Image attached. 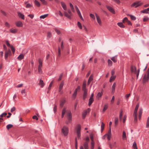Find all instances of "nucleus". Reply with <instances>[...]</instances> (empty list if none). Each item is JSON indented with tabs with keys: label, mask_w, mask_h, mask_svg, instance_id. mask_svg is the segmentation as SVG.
Wrapping results in <instances>:
<instances>
[{
	"label": "nucleus",
	"mask_w": 149,
	"mask_h": 149,
	"mask_svg": "<svg viewBox=\"0 0 149 149\" xmlns=\"http://www.w3.org/2000/svg\"><path fill=\"white\" fill-rule=\"evenodd\" d=\"M86 82H84L82 86V90L83 92V98L84 100L86 97L88 92V90L86 88Z\"/></svg>",
	"instance_id": "nucleus-1"
},
{
	"label": "nucleus",
	"mask_w": 149,
	"mask_h": 149,
	"mask_svg": "<svg viewBox=\"0 0 149 149\" xmlns=\"http://www.w3.org/2000/svg\"><path fill=\"white\" fill-rule=\"evenodd\" d=\"M67 117L68 119V121L66 122V124H68L69 123H70L72 121V113L70 111H68L66 112Z\"/></svg>",
	"instance_id": "nucleus-2"
},
{
	"label": "nucleus",
	"mask_w": 149,
	"mask_h": 149,
	"mask_svg": "<svg viewBox=\"0 0 149 149\" xmlns=\"http://www.w3.org/2000/svg\"><path fill=\"white\" fill-rule=\"evenodd\" d=\"M76 130L77 138L78 139H79L80 138V131L81 130V126L80 125H77L76 127Z\"/></svg>",
	"instance_id": "nucleus-3"
},
{
	"label": "nucleus",
	"mask_w": 149,
	"mask_h": 149,
	"mask_svg": "<svg viewBox=\"0 0 149 149\" xmlns=\"http://www.w3.org/2000/svg\"><path fill=\"white\" fill-rule=\"evenodd\" d=\"M131 71L132 72H134L135 74H136L137 78L138 77L140 72V69H139L137 72L136 71V68L135 66H131Z\"/></svg>",
	"instance_id": "nucleus-4"
},
{
	"label": "nucleus",
	"mask_w": 149,
	"mask_h": 149,
	"mask_svg": "<svg viewBox=\"0 0 149 149\" xmlns=\"http://www.w3.org/2000/svg\"><path fill=\"white\" fill-rule=\"evenodd\" d=\"M67 11L68 12L65 11L63 12L64 15L67 18L71 19V16L72 15V12L70 9H68Z\"/></svg>",
	"instance_id": "nucleus-5"
},
{
	"label": "nucleus",
	"mask_w": 149,
	"mask_h": 149,
	"mask_svg": "<svg viewBox=\"0 0 149 149\" xmlns=\"http://www.w3.org/2000/svg\"><path fill=\"white\" fill-rule=\"evenodd\" d=\"M62 132L65 136L67 135L68 133V129L67 127L64 126L62 129Z\"/></svg>",
	"instance_id": "nucleus-6"
},
{
	"label": "nucleus",
	"mask_w": 149,
	"mask_h": 149,
	"mask_svg": "<svg viewBox=\"0 0 149 149\" xmlns=\"http://www.w3.org/2000/svg\"><path fill=\"white\" fill-rule=\"evenodd\" d=\"M143 4V3L141 2L140 1H136L133 3L131 5L132 7H134L135 8H137L142 5Z\"/></svg>",
	"instance_id": "nucleus-7"
},
{
	"label": "nucleus",
	"mask_w": 149,
	"mask_h": 149,
	"mask_svg": "<svg viewBox=\"0 0 149 149\" xmlns=\"http://www.w3.org/2000/svg\"><path fill=\"white\" fill-rule=\"evenodd\" d=\"M95 15L97 23L99 25L101 26L102 25V22L99 16L96 13H95Z\"/></svg>",
	"instance_id": "nucleus-8"
},
{
	"label": "nucleus",
	"mask_w": 149,
	"mask_h": 149,
	"mask_svg": "<svg viewBox=\"0 0 149 149\" xmlns=\"http://www.w3.org/2000/svg\"><path fill=\"white\" fill-rule=\"evenodd\" d=\"M149 78V72L148 71L147 74H145L143 79V80L144 83L147 81Z\"/></svg>",
	"instance_id": "nucleus-9"
},
{
	"label": "nucleus",
	"mask_w": 149,
	"mask_h": 149,
	"mask_svg": "<svg viewBox=\"0 0 149 149\" xmlns=\"http://www.w3.org/2000/svg\"><path fill=\"white\" fill-rule=\"evenodd\" d=\"M11 52L10 49H9L8 51H6L5 55V58L7 60L8 56L11 55Z\"/></svg>",
	"instance_id": "nucleus-10"
},
{
	"label": "nucleus",
	"mask_w": 149,
	"mask_h": 149,
	"mask_svg": "<svg viewBox=\"0 0 149 149\" xmlns=\"http://www.w3.org/2000/svg\"><path fill=\"white\" fill-rule=\"evenodd\" d=\"M137 110H136L134 109V113L133 114V116L134 117V122L135 123L137 122Z\"/></svg>",
	"instance_id": "nucleus-11"
},
{
	"label": "nucleus",
	"mask_w": 149,
	"mask_h": 149,
	"mask_svg": "<svg viewBox=\"0 0 149 149\" xmlns=\"http://www.w3.org/2000/svg\"><path fill=\"white\" fill-rule=\"evenodd\" d=\"M90 111V109H88L86 111H85L82 114V117L83 119L86 116L87 113H89Z\"/></svg>",
	"instance_id": "nucleus-12"
},
{
	"label": "nucleus",
	"mask_w": 149,
	"mask_h": 149,
	"mask_svg": "<svg viewBox=\"0 0 149 149\" xmlns=\"http://www.w3.org/2000/svg\"><path fill=\"white\" fill-rule=\"evenodd\" d=\"M106 135L107 136V138L109 140H110V138L111 137V128L109 129V130L107 134H106Z\"/></svg>",
	"instance_id": "nucleus-13"
},
{
	"label": "nucleus",
	"mask_w": 149,
	"mask_h": 149,
	"mask_svg": "<svg viewBox=\"0 0 149 149\" xmlns=\"http://www.w3.org/2000/svg\"><path fill=\"white\" fill-rule=\"evenodd\" d=\"M84 146L85 149H88V146L87 142H85L84 144ZM80 149H84L83 147L81 146L80 147Z\"/></svg>",
	"instance_id": "nucleus-14"
},
{
	"label": "nucleus",
	"mask_w": 149,
	"mask_h": 149,
	"mask_svg": "<svg viewBox=\"0 0 149 149\" xmlns=\"http://www.w3.org/2000/svg\"><path fill=\"white\" fill-rule=\"evenodd\" d=\"M107 9L111 13H113L114 14L115 13V11L111 7L109 6H107Z\"/></svg>",
	"instance_id": "nucleus-15"
},
{
	"label": "nucleus",
	"mask_w": 149,
	"mask_h": 149,
	"mask_svg": "<svg viewBox=\"0 0 149 149\" xmlns=\"http://www.w3.org/2000/svg\"><path fill=\"white\" fill-rule=\"evenodd\" d=\"M64 85V82H61L59 85L58 91L59 92L61 93V90L62 89Z\"/></svg>",
	"instance_id": "nucleus-16"
},
{
	"label": "nucleus",
	"mask_w": 149,
	"mask_h": 149,
	"mask_svg": "<svg viewBox=\"0 0 149 149\" xmlns=\"http://www.w3.org/2000/svg\"><path fill=\"white\" fill-rule=\"evenodd\" d=\"M15 24L17 27H22L23 26V24L22 22L19 21L16 22Z\"/></svg>",
	"instance_id": "nucleus-17"
},
{
	"label": "nucleus",
	"mask_w": 149,
	"mask_h": 149,
	"mask_svg": "<svg viewBox=\"0 0 149 149\" xmlns=\"http://www.w3.org/2000/svg\"><path fill=\"white\" fill-rule=\"evenodd\" d=\"M61 5L63 9L66 10H67L66 6L65 3L63 2H61Z\"/></svg>",
	"instance_id": "nucleus-18"
},
{
	"label": "nucleus",
	"mask_w": 149,
	"mask_h": 149,
	"mask_svg": "<svg viewBox=\"0 0 149 149\" xmlns=\"http://www.w3.org/2000/svg\"><path fill=\"white\" fill-rule=\"evenodd\" d=\"M39 85L40 86L41 88H43L45 85V84L42 80L40 79Z\"/></svg>",
	"instance_id": "nucleus-19"
},
{
	"label": "nucleus",
	"mask_w": 149,
	"mask_h": 149,
	"mask_svg": "<svg viewBox=\"0 0 149 149\" xmlns=\"http://www.w3.org/2000/svg\"><path fill=\"white\" fill-rule=\"evenodd\" d=\"M93 74H91L90 77L88 81V84L89 85L91 82L93 80Z\"/></svg>",
	"instance_id": "nucleus-20"
},
{
	"label": "nucleus",
	"mask_w": 149,
	"mask_h": 149,
	"mask_svg": "<svg viewBox=\"0 0 149 149\" xmlns=\"http://www.w3.org/2000/svg\"><path fill=\"white\" fill-rule=\"evenodd\" d=\"M18 15L20 18H21L22 19H24V15L22 14L21 13L19 12H18Z\"/></svg>",
	"instance_id": "nucleus-21"
},
{
	"label": "nucleus",
	"mask_w": 149,
	"mask_h": 149,
	"mask_svg": "<svg viewBox=\"0 0 149 149\" xmlns=\"http://www.w3.org/2000/svg\"><path fill=\"white\" fill-rule=\"evenodd\" d=\"M116 86V83H114L112 86V93H113L114 92V91L115 89V87Z\"/></svg>",
	"instance_id": "nucleus-22"
},
{
	"label": "nucleus",
	"mask_w": 149,
	"mask_h": 149,
	"mask_svg": "<svg viewBox=\"0 0 149 149\" xmlns=\"http://www.w3.org/2000/svg\"><path fill=\"white\" fill-rule=\"evenodd\" d=\"M94 101L93 98H90L89 100L88 105L90 106Z\"/></svg>",
	"instance_id": "nucleus-23"
},
{
	"label": "nucleus",
	"mask_w": 149,
	"mask_h": 149,
	"mask_svg": "<svg viewBox=\"0 0 149 149\" xmlns=\"http://www.w3.org/2000/svg\"><path fill=\"white\" fill-rule=\"evenodd\" d=\"M102 95L103 93L102 92L98 93L97 95V98L98 99H99V98L102 97Z\"/></svg>",
	"instance_id": "nucleus-24"
},
{
	"label": "nucleus",
	"mask_w": 149,
	"mask_h": 149,
	"mask_svg": "<svg viewBox=\"0 0 149 149\" xmlns=\"http://www.w3.org/2000/svg\"><path fill=\"white\" fill-rule=\"evenodd\" d=\"M123 116V111L122 110H121L120 111L119 115V119L120 120H122V116Z\"/></svg>",
	"instance_id": "nucleus-25"
},
{
	"label": "nucleus",
	"mask_w": 149,
	"mask_h": 149,
	"mask_svg": "<svg viewBox=\"0 0 149 149\" xmlns=\"http://www.w3.org/2000/svg\"><path fill=\"white\" fill-rule=\"evenodd\" d=\"M118 117H116L114 120V123L115 126H116L118 124Z\"/></svg>",
	"instance_id": "nucleus-26"
},
{
	"label": "nucleus",
	"mask_w": 149,
	"mask_h": 149,
	"mask_svg": "<svg viewBox=\"0 0 149 149\" xmlns=\"http://www.w3.org/2000/svg\"><path fill=\"white\" fill-rule=\"evenodd\" d=\"M122 138L123 140L126 139V134L125 132L123 131V132Z\"/></svg>",
	"instance_id": "nucleus-27"
},
{
	"label": "nucleus",
	"mask_w": 149,
	"mask_h": 149,
	"mask_svg": "<svg viewBox=\"0 0 149 149\" xmlns=\"http://www.w3.org/2000/svg\"><path fill=\"white\" fill-rule=\"evenodd\" d=\"M39 62V66L38 68H41L42 66V61L40 59H39L38 61Z\"/></svg>",
	"instance_id": "nucleus-28"
},
{
	"label": "nucleus",
	"mask_w": 149,
	"mask_h": 149,
	"mask_svg": "<svg viewBox=\"0 0 149 149\" xmlns=\"http://www.w3.org/2000/svg\"><path fill=\"white\" fill-rule=\"evenodd\" d=\"M24 55L23 54H20L17 57V59L19 60H21L24 58Z\"/></svg>",
	"instance_id": "nucleus-29"
},
{
	"label": "nucleus",
	"mask_w": 149,
	"mask_h": 149,
	"mask_svg": "<svg viewBox=\"0 0 149 149\" xmlns=\"http://www.w3.org/2000/svg\"><path fill=\"white\" fill-rule=\"evenodd\" d=\"M116 77V76H112L111 77L110 80L109 81L110 82H111L112 81H113L115 79Z\"/></svg>",
	"instance_id": "nucleus-30"
},
{
	"label": "nucleus",
	"mask_w": 149,
	"mask_h": 149,
	"mask_svg": "<svg viewBox=\"0 0 149 149\" xmlns=\"http://www.w3.org/2000/svg\"><path fill=\"white\" fill-rule=\"evenodd\" d=\"M34 3L37 6L39 7L40 6V3L37 0H35L34 1Z\"/></svg>",
	"instance_id": "nucleus-31"
},
{
	"label": "nucleus",
	"mask_w": 149,
	"mask_h": 149,
	"mask_svg": "<svg viewBox=\"0 0 149 149\" xmlns=\"http://www.w3.org/2000/svg\"><path fill=\"white\" fill-rule=\"evenodd\" d=\"M17 30L16 29H10V31L13 33H15L17 32Z\"/></svg>",
	"instance_id": "nucleus-32"
},
{
	"label": "nucleus",
	"mask_w": 149,
	"mask_h": 149,
	"mask_svg": "<svg viewBox=\"0 0 149 149\" xmlns=\"http://www.w3.org/2000/svg\"><path fill=\"white\" fill-rule=\"evenodd\" d=\"M111 59L114 62L116 63L117 62L116 57V56L113 57L111 58Z\"/></svg>",
	"instance_id": "nucleus-33"
},
{
	"label": "nucleus",
	"mask_w": 149,
	"mask_h": 149,
	"mask_svg": "<svg viewBox=\"0 0 149 149\" xmlns=\"http://www.w3.org/2000/svg\"><path fill=\"white\" fill-rule=\"evenodd\" d=\"M108 106L107 104H105L104 107V108L103 109V112H104L108 108Z\"/></svg>",
	"instance_id": "nucleus-34"
},
{
	"label": "nucleus",
	"mask_w": 149,
	"mask_h": 149,
	"mask_svg": "<svg viewBox=\"0 0 149 149\" xmlns=\"http://www.w3.org/2000/svg\"><path fill=\"white\" fill-rule=\"evenodd\" d=\"M65 100H63L61 101L60 102V106L61 107H62L65 103Z\"/></svg>",
	"instance_id": "nucleus-35"
},
{
	"label": "nucleus",
	"mask_w": 149,
	"mask_h": 149,
	"mask_svg": "<svg viewBox=\"0 0 149 149\" xmlns=\"http://www.w3.org/2000/svg\"><path fill=\"white\" fill-rule=\"evenodd\" d=\"M77 90H75L74 93L72 95V97L74 98H75L76 96L77 95Z\"/></svg>",
	"instance_id": "nucleus-36"
},
{
	"label": "nucleus",
	"mask_w": 149,
	"mask_h": 149,
	"mask_svg": "<svg viewBox=\"0 0 149 149\" xmlns=\"http://www.w3.org/2000/svg\"><path fill=\"white\" fill-rule=\"evenodd\" d=\"M120 27L122 28H124L125 26L123 25L122 23L121 22H119L117 24Z\"/></svg>",
	"instance_id": "nucleus-37"
},
{
	"label": "nucleus",
	"mask_w": 149,
	"mask_h": 149,
	"mask_svg": "<svg viewBox=\"0 0 149 149\" xmlns=\"http://www.w3.org/2000/svg\"><path fill=\"white\" fill-rule=\"evenodd\" d=\"M146 127L148 128L149 127V116L148 118L146 123Z\"/></svg>",
	"instance_id": "nucleus-38"
},
{
	"label": "nucleus",
	"mask_w": 149,
	"mask_h": 149,
	"mask_svg": "<svg viewBox=\"0 0 149 149\" xmlns=\"http://www.w3.org/2000/svg\"><path fill=\"white\" fill-rule=\"evenodd\" d=\"M107 62H108V65L109 66H112V62L111 60H110V59H108V60Z\"/></svg>",
	"instance_id": "nucleus-39"
},
{
	"label": "nucleus",
	"mask_w": 149,
	"mask_h": 149,
	"mask_svg": "<svg viewBox=\"0 0 149 149\" xmlns=\"http://www.w3.org/2000/svg\"><path fill=\"white\" fill-rule=\"evenodd\" d=\"M133 149H138L137 147L136 144L135 142H134L133 143Z\"/></svg>",
	"instance_id": "nucleus-40"
},
{
	"label": "nucleus",
	"mask_w": 149,
	"mask_h": 149,
	"mask_svg": "<svg viewBox=\"0 0 149 149\" xmlns=\"http://www.w3.org/2000/svg\"><path fill=\"white\" fill-rule=\"evenodd\" d=\"M13 126V125L11 124H9L7 125L6 128L8 130L10 128H12Z\"/></svg>",
	"instance_id": "nucleus-41"
},
{
	"label": "nucleus",
	"mask_w": 149,
	"mask_h": 149,
	"mask_svg": "<svg viewBox=\"0 0 149 149\" xmlns=\"http://www.w3.org/2000/svg\"><path fill=\"white\" fill-rule=\"evenodd\" d=\"M47 15H48V14L44 15H43L41 16L40 17V18L41 19H44L46 17H47Z\"/></svg>",
	"instance_id": "nucleus-42"
},
{
	"label": "nucleus",
	"mask_w": 149,
	"mask_h": 149,
	"mask_svg": "<svg viewBox=\"0 0 149 149\" xmlns=\"http://www.w3.org/2000/svg\"><path fill=\"white\" fill-rule=\"evenodd\" d=\"M52 36V34L49 32H48L47 33V38H50Z\"/></svg>",
	"instance_id": "nucleus-43"
},
{
	"label": "nucleus",
	"mask_w": 149,
	"mask_h": 149,
	"mask_svg": "<svg viewBox=\"0 0 149 149\" xmlns=\"http://www.w3.org/2000/svg\"><path fill=\"white\" fill-rule=\"evenodd\" d=\"M32 6V5L30 3H27L26 4V7L27 8H29Z\"/></svg>",
	"instance_id": "nucleus-44"
},
{
	"label": "nucleus",
	"mask_w": 149,
	"mask_h": 149,
	"mask_svg": "<svg viewBox=\"0 0 149 149\" xmlns=\"http://www.w3.org/2000/svg\"><path fill=\"white\" fill-rule=\"evenodd\" d=\"M91 149H93L94 146V141H93V142H91Z\"/></svg>",
	"instance_id": "nucleus-45"
},
{
	"label": "nucleus",
	"mask_w": 149,
	"mask_h": 149,
	"mask_svg": "<svg viewBox=\"0 0 149 149\" xmlns=\"http://www.w3.org/2000/svg\"><path fill=\"white\" fill-rule=\"evenodd\" d=\"M104 124L103 122H102V125H101V126L102 132V131H103V130H104Z\"/></svg>",
	"instance_id": "nucleus-46"
},
{
	"label": "nucleus",
	"mask_w": 149,
	"mask_h": 149,
	"mask_svg": "<svg viewBox=\"0 0 149 149\" xmlns=\"http://www.w3.org/2000/svg\"><path fill=\"white\" fill-rule=\"evenodd\" d=\"M53 83V81H52L50 83V84L48 88V91H49L50 90V89H51V88L52 86Z\"/></svg>",
	"instance_id": "nucleus-47"
},
{
	"label": "nucleus",
	"mask_w": 149,
	"mask_h": 149,
	"mask_svg": "<svg viewBox=\"0 0 149 149\" xmlns=\"http://www.w3.org/2000/svg\"><path fill=\"white\" fill-rule=\"evenodd\" d=\"M141 13H148V14L149 13L147 11V10H146V9H145L143 10H142L141 11Z\"/></svg>",
	"instance_id": "nucleus-48"
},
{
	"label": "nucleus",
	"mask_w": 149,
	"mask_h": 149,
	"mask_svg": "<svg viewBox=\"0 0 149 149\" xmlns=\"http://www.w3.org/2000/svg\"><path fill=\"white\" fill-rule=\"evenodd\" d=\"M149 19V18L148 17H145L143 19V21L144 22H146Z\"/></svg>",
	"instance_id": "nucleus-49"
},
{
	"label": "nucleus",
	"mask_w": 149,
	"mask_h": 149,
	"mask_svg": "<svg viewBox=\"0 0 149 149\" xmlns=\"http://www.w3.org/2000/svg\"><path fill=\"white\" fill-rule=\"evenodd\" d=\"M129 15L130 16V18L132 20H134L136 19V18L135 17L131 15Z\"/></svg>",
	"instance_id": "nucleus-50"
},
{
	"label": "nucleus",
	"mask_w": 149,
	"mask_h": 149,
	"mask_svg": "<svg viewBox=\"0 0 149 149\" xmlns=\"http://www.w3.org/2000/svg\"><path fill=\"white\" fill-rule=\"evenodd\" d=\"M55 31L56 32V33L58 35H60L61 34V33L60 30H59L57 29H55Z\"/></svg>",
	"instance_id": "nucleus-51"
},
{
	"label": "nucleus",
	"mask_w": 149,
	"mask_h": 149,
	"mask_svg": "<svg viewBox=\"0 0 149 149\" xmlns=\"http://www.w3.org/2000/svg\"><path fill=\"white\" fill-rule=\"evenodd\" d=\"M77 26L80 29H82V26L81 24L79 22H78L77 23Z\"/></svg>",
	"instance_id": "nucleus-52"
},
{
	"label": "nucleus",
	"mask_w": 149,
	"mask_h": 149,
	"mask_svg": "<svg viewBox=\"0 0 149 149\" xmlns=\"http://www.w3.org/2000/svg\"><path fill=\"white\" fill-rule=\"evenodd\" d=\"M7 113H6L4 112L2 114L0 115L1 117L2 118L3 116H6L7 115Z\"/></svg>",
	"instance_id": "nucleus-53"
},
{
	"label": "nucleus",
	"mask_w": 149,
	"mask_h": 149,
	"mask_svg": "<svg viewBox=\"0 0 149 149\" xmlns=\"http://www.w3.org/2000/svg\"><path fill=\"white\" fill-rule=\"evenodd\" d=\"M90 16L93 19L95 20V16L93 14H91V13L90 14Z\"/></svg>",
	"instance_id": "nucleus-54"
},
{
	"label": "nucleus",
	"mask_w": 149,
	"mask_h": 149,
	"mask_svg": "<svg viewBox=\"0 0 149 149\" xmlns=\"http://www.w3.org/2000/svg\"><path fill=\"white\" fill-rule=\"evenodd\" d=\"M75 8L76 10L77 13L78 14L80 13V12L78 8L77 7V6H75Z\"/></svg>",
	"instance_id": "nucleus-55"
},
{
	"label": "nucleus",
	"mask_w": 149,
	"mask_h": 149,
	"mask_svg": "<svg viewBox=\"0 0 149 149\" xmlns=\"http://www.w3.org/2000/svg\"><path fill=\"white\" fill-rule=\"evenodd\" d=\"M78 15H79V17L81 19V20H82V21H84V19L82 17V15H81V13H79V14H78Z\"/></svg>",
	"instance_id": "nucleus-56"
},
{
	"label": "nucleus",
	"mask_w": 149,
	"mask_h": 149,
	"mask_svg": "<svg viewBox=\"0 0 149 149\" xmlns=\"http://www.w3.org/2000/svg\"><path fill=\"white\" fill-rule=\"evenodd\" d=\"M66 112V109L65 108H64L62 110V114L65 115Z\"/></svg>",
	"instance_id": "nucleus-57"
},
{
	"label": "nucleus",
	"mask_w": 149,
	"mask_h": 149,
	"mask_svg": "<svg viewBox=\"0 0 149 149\" xmlns=\"http://www.w3.org/2000/svg\"><path fill=\"white\" fill-rule=\"evenodd\" d=\"M61 48L60 47H58V56H60L61 55Z\"/></svg>",
	"instance_id": "nucleus-58"
},
{
	"label": "nucleus",
	"mask_w": 149,
	"mask_h": 149,
	"mask_svg": "<svg viewBox=\"0 0 149 149\" xmlns=\"http://www.w3.org/2000/svg\"><path fill=\"white\" fill-rule=\"evenodd\" d=\"M41 2L44 4H46L47 2L45 0H40Z\"/></svg>",
	"instance_id": "nucleus-59"
},
{
	"label": "nucleus",
	"mask_w": 149,
	"mask_h": 149,
	"mask_svg": "<svg viewBox=\"0 0 149 149\" xmlns=\"http://www.w3.org/2000/svg\"><path fill=\"white\" fill-rule=\"evenodd\" d=\"M130 93L128 94H127L125 95V97L127 101L128 100L129 97L130 96Z\"/></svg>",
	"instance_id": "nucleus-60"
},
{
	"label": "nucleus",
	"mask_w": 149,
	"mask_h": 149,
	"mask_svg": "<svg viewBox=\"0 0 149 149\" xmlns=\"http://www.w3.org/2000/svg\"><path fill=\"white\" fill-rule=\"evenodd\" d=\"M143 111V109H142L141 108L140 109L139 111V114L140 115H142Z\"/></svg>",
	"instance_id": "nucleus-61"
},
{
	"label": "nucleus",
	"mask_w": 149,
	"mask_h": 149,
	"mask_svg": "<svg viewBox=\"0 0 149 149\" xmlns=\"http://www.w3.org/2000/svg\"><path fill=\"white\" fill-rule=\"evenodd\" d=\"M128 19L127 17H125L124 19L123 20V22L124 23L126 22H127L128 21Z\"/></svg>",
	"instance_id": "nucleus-62"
},
{
	"label": "nucleus",
	"mask_w": 149,
	"mask_h": 149,
	"mask_svg": "<svg viewBox=\"0 0 149 149\" xmlns=\"http://www.w3.org/2000/svg\"><path fill=\"white\" fill-rule=\"evenodd\" d=\"M38 72L39 74H41L42 72L41 68H38Z\"/></svg>",
	"instance_id": "nucleus-63"
},
{
	"label": "nucleus",
	"mask_w": 149,
	"mask_h": 149,
	"mask_svg": "<svg viewBox=\"0 0 149 149\" xmlns=\"http://www.w3.org/2000/svg\"><path fill=\"white\" fill-rule=\"evenodd\" d=\"M5 25L7 27H9L10 26V25L7 22H6L5 23Z\"/></svg>",
	"instance_id": "nucleus-64"
}]
</instances>
